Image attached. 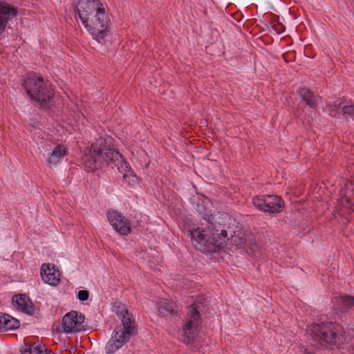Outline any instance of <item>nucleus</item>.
Returning a JSON list of instances; mask_svg holds the SVG:
<instances>
[{"label":"nucleus","mask_w":354,"mask_h":354,"mask_svg":"<svg viewBox=\"0 0 354 354\" xmlns=\"http://www.w3.org/2000/svg\"><path fill=\"white\" fill-rule=\"evenodd\" d=\"M189 319L183 327L182 342L188 344L194 339L200 324V315L198 310V305L194 303L188 308Z\"/></svg>","instance_id":"6"},{"label":"nucleus","mask_w":354,"mask_h":354,"mask_svg":"<svg viewBox=\"0 0 354 354\" xmlns=\"http://www.w3.org/2000/svg\"><path fill=\"white\" fill-rule=\"evenodd\" d=\"M18 15V10L13 6L6 2H0V36L5 32L6 26Z\"/></svg>","instance_id":"11"},{"label":"nucleus","mask_w":354,"mask_h":354,"mask_svg":"<svg viewBox=\"0 0 354 354\" xmlns=\"http://www.w3.org/2000/svg\"><path fill=\"white\" fill-rule=\"evenodd\" d=\"M84 317L72 310L66 313L62 318V325L64 332L66 334H75L84 330Z\"/></svg>","instance_id":"9"},{"label":"nucleus","mask_w":354,"mask_h":354,"mask_svg":"<svg viewBox=\"0 0 354 354\" xmlns=\"http://www.w3.org/2000/svg\"><path fill=\"white\" fill-rule=\"evenodd\" d=\"M21 353L22 354H46L43 346L41 344H37L29 346L25 345L24 347L21 348Z\"/></svg>","instance_id":"20"},{"label":"nucleus","mask_w":354,"mask_h":354,"mask_svg":"<svg viewBox=\"0 0 354 354\" xmlns=\"http://www.w3.org/2000/svg\"><path fill=\"white\" fill-rule=\"evenodd\" d=\"M254 205L259 210L268 213H279L282 210L283 203L276 195H262L253 198Z\"/></svg>","instance_id":"8"},{"label":"nucleus","mask_w":354,"mask_h":354,"mask_svg":"<svg viewBox=\"0 0 354 354\" xmlns=\"http://www.w3.org/2000/svg\"><path fill=\"white\" fill-rule=\"evenodd\" d=\"M94 153V157L91 158L88 156L84 158L85 167L94 171L99 169L104 164L110 162H116L119 158H122V155L117 151L106 147L104 139L100 138L91 146Z\"/></svg>","instance_id":"4"},{"label":"nucleus","mask_w":354,"mask_h":354,"mask_svg":"<svg viewBox=\"0 0 354 354\" xmlns=\"http://www.w3.org/2000/svg\"><path fill=\"white\" fill-rule=\"evenodd\" d=\"M231 241L234 242L236 245H239V244H241L242 243L241 240H239V242L236 241V236H235V234L234 235L231 234Z\"/></svg>","instance_id":"25"},{"label":"nucleus","mask_w":354,"mask_h":354,"mask_svg":"<svg viewBox=\"0 0 354 354\" xmlns=\"http://www.w3.org/2000/svg\"><path fill=\"white\" fill-rule=\"evenodd\" d=\"M299 94L304 101H305L310 108L314 109L316 107L317 100L315 96L313 95L309 90L307 88H302L300 90Z\"/></svg>","instance_id":"19"},{"label":"nucleus","mask_w":354,"mask_h":354,"mask_svg":"<svg viewBox=\"0 0 354 354\" xmlns=\"http://www.w3.org/2000/svg\"><path fill=\"white\" fill-rule=\"evenodd\" d=\"M20 326L19 320L10 316L8 314L0 313V330H10L19 328Z\"/></svg>","instance_id":"16"},{"label":"nucleus","mask_w":354,"mask_h":354,"mask_svg":"<svg viewBox=\"0 0 354 354\" xmlns=\"http://www.w3.org/2000/svg\"><path fill=\"white\" fill-rule=\"evenodd\" d=\"M176 307L175 304L169 299H162L158 303V310L164 316L175 315Z\"/></svg>","instance_id":"17"},{"label":"nucleus","mask_w":354,"mask_h":354,"mask_svg":"<svg viewBox=\"0 0 354 354\" xmlns=\"http://www.w3.org/2000/svg\"><path fill=\"white\" fill-rule=\"evenodd\" d=\"M133 332L134 329L132 328L123 329L120 327L115 328L106 345V353L108 354L115 353L129 342Z\"/></svg>","instance_id":"7"},{"label":"nucleus","mask_w":354,"mask_h":354,"mask_svg":"<svg viewBox=\"0 0 354 354\" xmlns=\"http://www.w3.org/2000/svg\"><path fill=\"white\" fill-rule=\"evenodd\" d=\"M337 308L342 313L346 312L354 305V297L344 296L337 297L335 300Z\"/></svg>","instance_id":"18"},{"label":"nucleus","mask_w":354,"mask_h":354,"mask_svg":"<svg viewBox=\"0 0 354 354\" xmlns=\"http://www.w3.org/2000/svg\"><path fill=\"white\" fill-rule=\"evenodd\" d=\"M113 311L121 321L122 325L120 326V328H123V329H134V322L124 304L119 301L114 302Z\"/></svg>","instance_id":"14"},{"label":"nucleus","mask_w":354,"mask_h":354,"mask_svg":"<svg viewBox=\"0 0 354 354\" xmlns=\"http://www.w3.org/2000/svg\"><path fill=\"white\" fill-rule=\"evenodd\" d=\"M106 217L113 230L122 236H127L131 233L129 221L121 213L114 209L106 212Z\"/></svg>","instance_id":"10"},{"label":"nucleus","mask_w":354,"mask_h":354,"mask_svg":"<svg viewBox=\"0 0 354 354\" xmlns=\"http://www.w3.org/2000/svg\"><path fill=\"white\" fill-rule=\"evenodd\" d=\"M123 178L124 182L129 183L131 187L136 186L138 184V178L133 171L129 174H124Z\"/></svg>","instance_id":"22"},{"label":"nucleus","mask_w":354,"mask_h":354,"mask_svg":"<svg viewBox=\"0 0 354 354\" xmlns=\"http://www.w3.org/2000/svg\"><path fill=\"white\" fill-rule=\"evenodd\" d=\"M127 354H133V353L130 352V351H129V352L127 353Z\"/></svg>","instance_id":"27"},{"label":"nucleus","mask_w":354,"mask_h":354,"mask_svg":"<svg viewBox=\"0 0 354 354\" xmlns=\"http://www.w3.org/2000/svg\"><path fill=\"white\" fill-rule=\"evenodd\" d=\"M343 115L345 118H354V105L344 106L343 107Z\"/></svg>","instance_id":"23"},{"label":"nucleus","mask_w":354,"mask_h":354,"mask_svg":"<svg viewBox=\"0 0 354 354\" xmlns=\"http://www.w3.org/2000/svg\"><path fill=\"white\" fill-rule=\"evenodd\" d=\"M204 220L207 221L210 226L207 228L197 227L189 230L192 242L194 248L203 253H215L219 251L224 245L227 237V232L224 230H216L212 226L214 217L212 214H204Z\"/></svg>","instance_id":"2"},{"label":"nucleus","mask_w":354,"mask_h":354,"mask_svg":"<svg viewBox=\"0 0 354 354\" xmlns=\"http://www.w3.org/2000/svg\"><path fill=\"white\" fill-rule=\"evenodd\" d=\"M75 10L93 38L99 44L104 43L111 24L106 3L101 0H78Z\"/></svg>","instance_id":"1"},{"label":"nucleus","mask_w":354,"mask_h":354,"mask_svg":"<svg viewBox=\"0 0 354 354\" xmlns=\"http://www.w3.org/2000/svg\"><path fill=\"white\" fill-rule=\"evenodd\" d=\"M41 277L43 281L51 286L59 285L61 279L60 272L55 265L43 263L41 266Z\"/></svg>","instance_id":"12"},{"label":"nucleus","mask_w":354,"mask_h":354,"mask_svg":"<svg viewBox=\"0 0 354 354\" xmlns=\"http://www.w3.org/2000/svg\"><path fill=\"white\" fill-rule=\"evenodd\" d=\"M22 84L31 99L41 104H46L50 100L51 91L42 77L28 75L24 79Z\"/></svg>","instance_id":"5"},{"label":"nucleus","mask_w":354,"mask_h":354,"mask_svg":"<svg viewBox=\"0 0 354 354\" xmlns=\"http://www.w3.org/2000/svg\"><path fill=\"white\" fill-rule=\"evenodd\" d=\"M38 133H39V132H38ZM36 134H37V133H35L33 136V139L34 140H36Z\"/></svg>","instance_id":"26"},{"label":"nucleus","mask_w":354,"mask_h":354,"mask_svg":"<svg viewBox=\"0 0 354 354\" xmlns=\"http://www.w3.org/2000/svg\"><path fill=\"white\" fill-rule=\"evenodd\" d=\"M66 154L67 151L65 147L60 144L57 145L51 151L47 153L46 163L49 167L54 166Z\"/></svg>","instance_id":"15"},{"label":"nucleus","mask_w":354,"mask_h":354,"mask_svg":"<svg viewBox=\"0 0 354 354\" xmlns=\"http://www.w3.org/2000/svg\"><path fill=\"white\" fill-rule=\"evenodd\" d=\"M307 334L314 341L323 342L330 345H337L345 341V331L337 323L313 324L307 328Z\"/></svg>","instance_id":"3"},{"label":"nucleus","mask_w":354,"mask_h":354,"mask_svg":"<svg viewBox=\"0 0 354 354\" xmlns=\"http://www.w3.org/2000/svg\"><path fill=\"white\" fill-rule=\"evenodd\" d=\"M12 305L17 310L28 315H32L35 312V306L30 297L25 294H18L12 299Z\"/></svg>","instance_id":"13"},{"label":"nucleus","mask_w":354,"mask_h":354,"mask_svg":"<svg viewBox=\"0 0 354 354\" xmlns=\"http://www.w3.org/2000/svg\"><path fill=\"white\" fill-rule=\"evenodd\" d=\"M118 163H115V165L118 166V169L120 173H122L123 175L124 174L127 173L129 174L131 172V167L128 162L123 158L122 156V158H119V161H116Z\"/></svg>","instance_id":"21"},{"label":"nucleus","mask_w":354,"mask_h":354,"mask_svg":"<svg viewBox=\"0 0 354 354\" xmlns=\"http://www.w3.org/2000/svg\"><path fill=\"white\" fill-rule=\"evenodd\" d=\"M89 297V292L86 290H81L77 292V298L81 301H85L88 300Z\"/></svg>","instance_id":"24"}]
</instances>
